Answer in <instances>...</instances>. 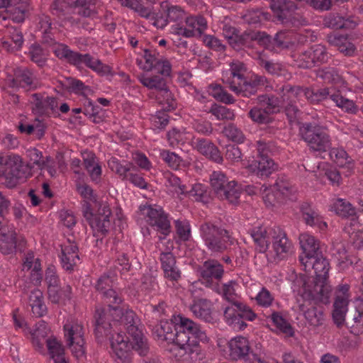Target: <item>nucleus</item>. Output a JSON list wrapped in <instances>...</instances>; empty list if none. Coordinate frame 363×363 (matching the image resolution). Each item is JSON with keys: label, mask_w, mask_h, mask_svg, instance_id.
<instances>
[{"label": "nucleus", "mask_w": 363, "mask_h": 363, "mask_svg": "<svg viewBox=\"0 0 363 363\" xmlns=\"http://www.w3.org/2000/svg\"><path fill=\"white\" fill-rule=\"evenodd\" d=\"M95 333L98 337H108L117 363H130L131 348L140 356L149 352L147 339L139 328L140 320L132 310L110 304L96 308L94 315Z\"/></svg>", "instance_id": "f257e3e1"}, {"label": "nucleus", "mask_w": 363, "mask_h": 363, "mask_svg": "<svg viewBox=\"0 0 363 363\" xmlns=\"http://www.w3.org/2000/svg\"><path fill=\"white\" fill-rule=\"evenodd\" d=\"M306 272L313 271L315 278L305 276L297 278L296 284L300 286L298 294L305 300L328 302L331 286L328 284L329 262L321 254L308 259V262H300Z\"/></svg>", "instance_id": "f03ea898"}, {"label": "nucleus", "mask_w": 363, "mask_h": 363, "mask_svg": "<svg viewBox=\"0 0 363 363\" xmlns=\"http://www.w3.org/2000/svg\"><path fill=\"white\" fill-rule=\"evenodd\" d=\"M77 191L84 199L86 203L83 206V215L89 222L94 233L105 235L109 230L111 223L109 219L111 212L106 203L99 205L97 213L94 214L91 211L90 201H96V196L92 188L85 183H77Z\"/></svg>", "instance_id": "7ed1b4c3"}, {"label": "nucleus", "mask_w": 363, "mask_h": 363, "mask_svg": "<svg viewBox=\"0 0 363 363\" xmlns=\"http://www.w3.org/2000/svg\"><path fill=\"white\" fill-rule=\"evenodd\" d=\"M31 176V167L18 155L0 157V183L9 188L16 186Z\"/></svg>", "instance_id": "20e7f679"}, {"label": "nucleus", "mask_w": 363, "mask_h": 363, "mask_svg": "<svg viewBox=\"0 0 363 363\" xmlns=\"http://www.w3.org/2000/svg\"><path fill=\"white\" fill-rule=\"evenodd\" d=\"M300 131L302 139L307 143L311 151L325 152L330 150L332 140L326 127L306 123Z\"/></svg>", "instance_id": "39448f33"}, {"label": "nucleus", "mask_w": 363, "mask_h": 363, "mask_svg": "<svg viewBox=\"0 0 363 363\" xmlns=\"http://www.w3.org/2000/svg\"><path fill=\"white\" fill-rule=\"evenodd\" d=\"M210 182L213 192L218 199L233 205L239 203L242 189L235 181H229L224 173L214 171L211 175Z\"/></svg>", "instance_id": "423d86ee"}, {"label": "nucleus", "mask_w": 363, "mask_h": 363, "mask_svg": "<svg viewBox=\"0 0 363 363\" xmlns=\"http://www.w3.org/2000/svg\"><path fill=\"white\" fill-rule=\"evenodd\" d=\"M200 230L206 246L213 253H222L233 244V240L226 230L211 223L202 224Z\"/></svg>", "instance_id": "0eeeda50"}, {"label": "nucleus", "mask_w": 363, "mask_h": 363, "mask_svg": "<svg viewBox=\"0 0 363 363\" xmlns=\"http://www.w3.org/2000/svg\"><path fill=\"white\" fill-rule=\"evenodd\" d=\"M65 337L72 353L77 358L85 354L84 329L78 320H68L64 325Z\"/></svg>", "instance_id": "6e6552de"}, {"label": "nucleus", "mask_w": 363, "mask_h": 363, "mask_svg": "<svg viewBox=\"0 0 363 363\" xmlns=\"http://www.w3.org/2000/svg\"><path fill=\"white\" fill-rule=\"evenodd\" d=\"M304 96L311 103H318L330 97L337 106L345 108L347 111L354 113L357 109L352 101L344 98L338 93H333L329 88L318 89L305 88Z\"/></svg>", "instance_id": "1a4fd4ad"}, {"label": "nucleus", "mask_w": 363, "mask_h": 363, "mask_svg": "<svg viewBox=\"0 0 363 363\" xmlns=\"http://www.w3.org/2000/svg\"><path fill=\"white\" fill-rule=\"evenodd\" d=\"M269 7L277 19L282 23H286L291 21L295 26L306 25L308 21L302 16H291L297 7L294 2L290 0H270Z\"/></svg>", "instance_id": "9d476101"}, {"label": "nucleus", "mask_w": 363, "mask_h": 363, "mask_svg": "<svg viewBox=\"0 0 363 363\" xmlns=\"http://www.w3.org/2000/svg\"><path fill=\"white\" fill-rule=\"evenodd\" d=\"M199 280L206 287L217 288L219 281L223 274V266L216 259H208L198 268Z\"/></svg>", "instance_id": "9b49d317"}, {"label": "nucleus", "mask_w": 363, "mask_h": 363, "mask_svg": "<svg viewBox=\"0 0 363 363\" xmlns=\"http://www.w3.org/2000/svg\"><path fill=\"white\" fill-rule=\"evenodd\" d=\"M229 66L230 68L222 73V81L232 91L238 95L240 89L246 81L244 77L246 67L245 64L239 60H233Z\"/></svg>", "instance_id": "f8f14e48"}, {"label": "nucleus", "mask_w": 363, "mask_h": 363, "mask_svg": "<svg viewBox=\"0 0 363 363\" xmlns=\"http://www.w3.org/2000/svg\"><path fill=\"white\" fill-rule=\"evenodd\" d=\"M140 211L150 225L156 227L157 230L164 235L169 234L170 222L161 207L143 206L140 207Z\"/></svg>", "instance_id": "ddd939ff"}, {"label": "nucleus", "mask_w": 363, "mask_h": 363, "mask_svg": "<svg viewBox=\"0 0 363 363\" xmlns=\"http://www.w3.org/2000/svg\"><path fill=\"white\" fill-rule=\"evenodd\" d=\"M294 57L298 67L311 68L317 63L326 62L329 55L324 45L317 44Z\"/></svg>", "instance_id": "4468645a"}, {"label": "nucleus", "mask_w": 363, "mask_h": 363, "mask_svg": "<svg viewBox=\"0 0 363 363\" xmlns=\"http://www.w3.org/2000/svg\"><path fill=\"white\" fill-rule=\"evenodd\" d=\"M145 62L139 63L140 68L145 71H155L163 75L169 76L171 73V65L155 50H145L143 55Z\"/></svg>", "instance_id": "2eb2a0df"}, {"label": "nucleus", "mask_w": 363, "mask_h": 363, "mask_svg": "<svg viewBox=\"0 0 363 363\" xmlns=\"http://www.w3.org/2000/svg\"><path fill=\"white\" fill-rule=\"evenodd\" d=\"M348 291L349 286L347 285L340 286L336 291L332 317L335 324L338 328L342 327L345 323V316L349 304Z\"/></svg>", "instance_id": "dca6fc26"}, {"label": "nucleus", "mask_w": 363, "mask_h": 363, "mask_svg": "<svg viewBox=\"0 0 363 363\" xmlns=\"http://www.w3.org/2000/svg\"><path fill=\"white\" fill-rule=\"evenodd\" d=\"M272 238V250L269 253L274 261L284 259L292 253L293 245L285 232L277 228L274 230Z\"/></svg>", "instance_id": "f3484780"}, {"label": "nucleus", "mask_w": 363, "mask_h": 363, "mask_svg": "<svg viewBox=\"0 0 363 363\" xmlns=\"http://www.w3.org/2000/svg\"><path fill=\"white\" fill-rule=\"evenodd\" d=\"M166 249H162L159 245V250L161 251L160 260L162 269L164 272V276L170 281H177L181 277V272L176 265V258L171 252L173 249V242L170 240L167 242Z\"/></svg>", "instance_id": "a211bd4d"}, {"label": "nucleus", "mask_w": 363, "mask_h": 363, "mask_svg": "<svg viewBox=\"0 0 363 363\" xmlns=\"http://www.w3.org/2000/svg\"><path fill=\"white\" fill-rule=\"evenodd\" d=\"M303 303H300V300L298 299V310L303 313L305 320L307 323L312 328H316L322 326L325 320V315L324 310L320 306H312L311 302L313 301L315 303L318 301L314 300L307 301L301 298ZM323 303L322 301H320Z\"/></svg>", "instance_id": "6ab92c4d"}, {"label": "nucleus", "mask_w": 363, "mask_h": 363, "mask_svg": "<svg viewBox=\"0 0 363 363\" xmlns=\"http://www.w3.org/2000/svg\"><path fill=\"white\" fill-rule=\"evenodd\" d=\"M279 94L281 98V103L286 107L287 115L291 118L296 117L298 109L294 104L301 96H304V89L288 84L280 89Z\"/></svg>", "instance_id": "aec40b11"}, {"label": "nucleus", "mask_w": 363, "mask_h": 363, "mask_svg": "<svg viewBox=\"0 0 363 363\" xmlns=\"http://www.w3.org/2000/svg\"><path fill=\"white\" fill-rule=\"evenodd\" d=\"M162 11L166 14V18L157 16L153 24L160 28L165 27L168 21L178 22L185 18L184 11L179 6L169 5L167 1H163L160 4Z\"/></svg>", "instance_id": "412c9836"}, {"label": "nucleus", "mask_w": 363, "mask_h": 363, "mask_svg": "<svg viewBox=\"0 0 363 363\" xmlns=\"http://www.w3.org/2000/svg\"><path fill=\"white\" fill-rule=\"evenodd\" d=\"M324 24L333 29H354L358 24V19L352 14L334 12L325 17Z\"/></svg>", "instance_id": "4be33fe9"}, {"label": "nucleus", "mask_w": 363, "mask_h": 363, "mask_svg": "<svg viewBox=\"0 0 363 363\" xmlns=\"http://www.w3.org/2000/svg\"><path fill=\"white\" fill-rule=\"evenodd\" d=\"M25 245L24 238L14 230L2 232L0 238V251L4 255H12L16 250H21Z\"/></svg>", "instance_id": "5701e85b"}, {"label": "nucleus", "mask_w": 363, "mask_h": 363, "mask_svg": "<svg viewBox=\"0 0 363 363\" xmlns=\"http://www.w3.org/2000/svg\"><path fill=\"white\" fill-rule=\"evenodd\" d=\"M83 166L91 182L99 184L101 180L102 167L99 158L89 150L82 152Z\"/></svg>", "instance_id": "b1692460"}, {"label": "nucleus", "mask_w": 363, "mask_h": 363, "mask_svg": "<svg viewBox=\"0 0 363 363\" xmlns=\"http://www.w3.org/2000/svg\"><path fill=\"white\" fill-rule=\"evenodd\" d=\"M78 7L79 15L84 17H91L95 14L94 5L92 0H56L53 9L62 13L65 6Z\"/></svg>", "instance_id": "393cba45"}, {"label": "nucleus", "mask_w": 363, "mask_h": 363, "mask_svg": "<svg viewBox=\"0 0 363 363\" xmlns=\"http://www.w3.org/2000/svg\"><path fill=\"white\" fill-rule=\"evenodd\" d=\"M174 330L187 333L193 338L201 340L206 339V334L201 330L200 326L191 319L178 315L174 316Z\"/></svg>", "instance_id": "a878e982"}, {"label": "nucleus", "mask_w": 363, "mask_h": 363, "mask_svg": "<svg viewBox=\"0 0 363 363\" xmlns=\"http://www.w3.org/2000/svg\"><path fill=\"white\" fill-rule=\"evenodd\" d=\"M24 294H30L28 296V303L31 307L33 313L37 317L43 316L47 310L46 306L44 303L43 292L37 289H31L30 284H25L22 288Z\"/></svg>", "instance_id": "bb28decb"}, {"label": "nucleus", "mask_w": 363, "mask_h": 363, "mask_svg": "<svg viewBox=\"0 0 363 363\" xmlns=\"http://www.w3.org/2000/svg\"><path fill=\"white\" fill-rule=\"evenodd\" d=\"M13 87L21 86L25 89H35L38 81L35 74L26 67H18L14 70V77L11 82Z\"/></svg>", "instance_id": "cd10ccee"}, {"label": "nucleus", "mask_w": 363, "mask_h": 363, "mask_svg": "<svg viewBox=\"0 0 363 363\" xmlns=\"http://www.w3.org/2000/svg\"><path fill=\"white\" fill-rule=\"evenodd\" d=\"M299 242L303 253L299 256L300 262H308V259L321 254L319 250V242L308 233H302L299 236Z\"/></svg>", "instance_id": "c85d7f7f"}, {"label": "nucleus", "mask_w": 363, "mask_h": 363, "mask_svg": "<svg viewBox=\"0 0 363 363\" xmlns=\"http://www.w3.org/2000/svg\"><path fill=\"white\" fill-rule=\"evenodd\" d=\"M61 251L62 267L67 271L73 270L74 267L79 262L78 247L74 242L68 240L67 243L61 245Z\"/></svg>", "instance_id": "c756f323"}, {"label": "nucleus", "mask_w": 363, "mask_h": 363, "mask_svg": "<svg viewBox=\"0 0 363 363\" xmlns=\"http://www.w3.org/2000/svg\"><path fill=\"white\" fill-rule=\"evenodd\" d=\"M113 284V278L109 275L104 274L99 279L96 289L108 300L110 303L119 304L121 303L122 299L118 293L112 289Z\"/></svg>", "instance_id": "7c9ffc66"}, {"label": "nucleus", "mask_w": 363, "mask_h": 363, "mask_svg": "<svg viewBox=\"0 0 363 363\" xmlns=\"http://www.w3.org/2000/svg\"><path fill=\"white\" fill-rule=\"evenodd\" d=\"M50 329L44 321H40L36 324V328L31 333L32 344L36 351L42 354H46L45 345L48 339H50Z\"/></svg>", "instance_id": "2f4dec72"}, {"label": "nucleus", "mask_w": 363, "mask_h": 363, "mask_svg": "<svg viewBox=\"0 0 363 363\" xmlns=\"http://www.w3.org/2000/svg\"><path fill=\"white\" fill-rule=\"evenodd\" d=\"M302 216L305 223L311 226H315L320 230L327 228V223L323 220L319 211L309 203H303L301 206Z\"/></svg>", "instance_id": "473e14b6"}, {"label": "nucleus", "mask_w": 363, "mask_h": 363, "mask_svg": "<svg viewBox=\"0 0 363 363\" xmlns=\"http://www.w3.org/2000/svg\"><path fill=\"white\" fill-rule=\"evenodd\" d=\"M194 147L202 155L206 157L220 163L223 157L218 147L210 140L205 138H197L194 142Z\"/></svg>", "instance_id": "72a5a7b5"}, {"label": "nucleus", "mask_w": 363, "mask_h": 363, "mask_svg": "<svg viewBox=\"0 0 363 363\" xmlns=\"http://www.w3.org/2000/svg\"><path fill=\"white\" fill-rule=\"evenodd\" d=\"M228 347L229 355L233 360L245 358L250 352L249 342L242 336L231 339L228 342Z\"/></svg>", "instance_id": "f704fd0d"}, {"label": "nucleus", "mask_w": 363, "mask_h": 363, "mask_svg": "<svg viewBox=\"0 0 363 363\" xmlns=\"http://www.w3.org/2000/svg\"><path fill=\"white\" fill-rule=\"evenodd\" d=\"M274 230L272 228H267L265 227L255 228L251 232V237L256 245V249L259 252H264L268 248L270 236L274 235Z\"/></svg>", "instance_id": "c9c22d12"}, {"label": "nucleus", "mask_w": 363, "mask_h": 363, "mask_svg": "<svg viewBox=\"0 0 363 363\" xmlns=\"http://www.w3.org/2000/svg\"><path fill=\"white\" fill-rule=\"evenodd\" d=\"M255 60L257 65L264 69L267 73L277 76L284 74L286 71L284 66L279 62L271 60L266 53H257Z\"/></svg>", "instance_id": "e433bc0d"}, {"label": "nucleus", "mask_w": 363, "mask_h": 363, "mask_svg": "<svg viewBox=\"0 0 363 363\" xmlns=\"http://www.w3.org/2000/svg\"><path fill=\"white\" fill-rule=\"evenodd\" d=\"M190 310L196 317L206 322L209 323L213 320L212 304L207 299L200 298L194 300L190 306Z\"/></svg>", "instance_id": "4c0bfd02"}, {"label": "nucleus", "mask_w": 363, "mask_h": 363, "mask_svg": "<svg viewBox=\"0 0 363 363\" xmlns=\"http://www.w3.org/2000/svg\"><path fill=\"white\" fill-rule=\"evenodd\" d=\"M174 318L170 320H161L159 324L155 326L153 335L161 341L172 342L174 338Z\"/></svg>", "instance_id": "58836bf2"}, {"label": "nucleus", "mask_w": 363, "mask_h": 363, "mask_svg": "<svg viewBox=\"0 0 363 363\" xmlns=\"http://www.w3.org/2000/svg\"><path fill=\"white\" fill-rule=\"evenodd\" d=\"M248 169L257 176L268 177L274 171L275 163L269 157H259L248 166Z\"/></svg>", "instance_id": "ea45409f"}, {"label": "nucleus", "mask_w": 363, "mask_h": 363, "mask_svg": "<svg viewBox=\"0 0 363 363\" xmlns=\"http://www.w3.org/2000/svg\"><path fill=\"white\" fill-rule=\"evenodd\" d=\"M30 10V6L28 2L18 0V4L11 6L8 10L4 11V14L7 15V19H11L14 23H23Z\"/></svg>", "instance_id": "a19ab883"}, {"label": "nucleus", "mask_w": 363, "mask_h": 363, "mask_svg": "<svg viewBox=\"0 0 363 363\" xmlns=\"http://www.w3.org/2000/svg\"><path fill=\"white\" fill-rule=\"evenodd\" d=\"M108 165L110 169L123 180L128 179L129 172L135 169L133 164L125 160L120 161L116 157H111L108 162Z\"/></svg>", "instance_id": "79ce46f5"}, {"label": "nucleus", "mask_w": 363, "mask_h": 363, "mask_svg": "<svg viewBox=\"0 0 363 363\" xmlns=\"http://www.w3.org/2000/svg\"><path fill=\"white\" fill-rule=\"evenodd\" d=\"M267 318H270L272 323L279 333L284 334L287 337H293L294 335V330L291 325L279 312L274 311Z\"/></svg>", "instance_id": "37998d69"}, {"label": "nucleus", "mask_w": 363, "mask_h": 363, "mask_svg": "<svg viewBox=\"0 0 363 363\" xmlns=\"http://www.w3.org/2000/svg\"><path fill=\"white\" fill-rule=\"evenodd\" d=\"M328 41L336 47L338 50L345 55H352L355 50L354 45L349 40V39L343 35H330Z\"/></svg>", "instance_id": "c03bdc74"}, {"label": "nucleus", "mask_w": 363, "mask_h": 363, "mask_svg": "<svg viewBox=\"0 0 363 363\" xmlns=\"http://www.w3.org/2000/svg\"><path fill=\"white\" fill-rule=\"evenodd\" d=\"M256 100L258 106L264 108L269 115L278 112L280 106L283 105L281 100L273 95H261Z\"/></svg>", "instance_id": "a18cd8bd"}, {"label": "nucleus", "mask_w": 363, "mask_h": 363, "mask_svg": "<svg viewBox=\"0 0 363 363\" xmlns=\"http://www.w3.org/2000/svg\"><path fill=\"white\" fill-rule=\"evenodd\" d=\"M266 82L267 79L263 76L256 75L250 81L246 79L243 86L240 89L238 95H241L244 97H250L252 95H255L257 93V86H264Z\"/></svg>", "instance_id": "49530a36"}, {"label": "nucleus", "mask_w": 363, "mask_h": 363, "mask_svg": "<svg viewBox=\"0 0 363 363\" xmlns=\"http://www.w3.org/2000/svg\"><path fill=\"white\" fill-rule=\"evenodd\" d=\"M163 75H147L143 74L140 76L139 80L140 83L150 89H155L157 91H160L167 86L166 80Z\"/></svg>", "instance_id": "de8ad7c7"}, {"label": "nucleus", "mask_w": 363, "mask_h": 363, "mask_svg": "<svg viewBox=\"0 0 363 363\" xmlns=\"http://www.w3.org/2000/svg\"><path fill=\"white\" fill-rule=\"evenodd\" d=\"M237 286V282L231 280L222 284L221 287H219L218 284H217V288H213V289L216 290L229 303L235 305V303H238L237 301L238 295L235 292V286Z\"/></svg>", "instance_id": "09e8293b"}, {"label": "nucleus", "mask_w": 363, "mask_h": 363, "mask_svg": "<svg viewBox=\"0 0 363 363\" xmlns=\"http://www.w3.org/2000/svg\"><path fill=\"white\" fill-rule=\"evenodd\" d=\"M156 99L157 102L162 106V108L166 111L176 108V101L167 86L157 92Z\"/></svg>", "instance_id": "8fccbe9b"}, {"label": "nucleus", "mask_w": 363, "mask_h": 363, "mask_svg": "<svg viewBox=\"0 0 363 363\" xmlns=\"http://www.w3.org/2000/svg\"><path fill=\"white\" fill-rule=\"evenodd\" d=\"M333 255L338 262V265L344 269L349 264H352V261L350 259L346 250L345 245L343 242H336L333 247Z\"/></svg>", "instance_id": "3c124183"}, {"label": "nucleus", "mask_w": 363, "mask_h": 363, "mask_svg": "<svg viewBox=\"0 0 363 363\" xmlns=\"http://www.w3.org/2000/svg\"><path fill=\"white\" fill-rule=\"evenodd\" d=\"M186 26L193 30L194 34L201 36L207 28V21L202 16L185 17Z\"/></svg>", "instance_id": "603ef678"}, {"label": "nucleus", "mask_w": 363, "mask_h": 363, "mask_svg": "<svg viewBox=\"0 0 363 363\" xmlns=\"http://www.w3.org/2000/svg\"><path fill=\"white\" fill-rule=\"evenodd\" d=\"M273 187L283 199L289 197L295 191L294 186L285 177H278Z\"/></svg>", "instance_id": "864d4df0"}, {"label": "nucleus", "mask_w": 363, "mask_h": 363, "mask_svg": "<svg viewBox=\"0 0 363 363\" xmlns=\"http://www.w3.org/2000/svg\"><path fill=\"white\" fill-rule=\"evenodd\" d=\"M164 178L166 186L172 188L177 194H185L186 185L182 183L177 176L172 172H166L164 174Z\"/></svg>", "instance_id": "5fc2aeb1"}, {"label": "nucleus", "mask_w": 363, "mask_h": 363, "mask_svg": "<svg viewBox=\"0 0 363 363\" xmlns=\"http://www.w3.org/2000/svg\"><path fill=\"white\" fill-rule=\"evenodd\" d=\"M45 347L46 354L48 353L50 358L65 353V348L61 341L52 335H50V339H48Z\"/></svg>", "instance_id": "6e6d98bb"}, {"label": "nucleus", "mask_w": 363, "mask_h": 363, "mask_svg": "<svg viewBox=\"0 0 363 363\" xmlns=\"http://www.w3.org/2000/svg\"><path fill=\"white\" fill-rule=\"evenodd\" d=\"M274 44L279 49H289L294 45V40L289 31L278 32L273 38Z\"/></svg>", "instance_id": "4d7b16f0"}, {"label": "nucleus", "mask_w": 363, "mask_h": 363, "mask_svg": "<svg viewBox=\"0 0 363 363\" xmlns=\"http://www.w3.org/2000/svg\"><path fill=\"white\" fill-rule=\"evenodd\" d=\"M333 208L335 213L341 217H349L354 215L355 209L350 203L344 199H337L333 205Z\"/></svg>", "instance_id": "13d9d810"}, {"label": "nucleus", "mask_w": 363, "mask_h": 363, "mask_svg": "<svg viewBox=\"0 0 363 363\" xmlns=\"http://www.w3.org/2000/svg\"><path fill=\"white\" fill-rule=\"evenodd\" d=\"M260 191H262V198L267 206H275L277 203H281L283 199L274 191V189H268L262 186Z\"/></svg>", "instance_id": "bf43d9fd"}, {"label": "nucleus", "mask_w": 363, "mask_h": 363, "mask_svg": "<svg viewBox=\"0 0 363 363\" xmlns=\"http://www.w3.org/2000/svg\"><path fill=\"white\" fill-rule=\"evenodd\" d=\"M209 112L212 113L217 120H233L235 117L233 111L225 106L213 104Z\"/></svg>", "instance_id": "052dcab7"}, {"label": "nucleus", "mask_w": 363, "mask_h": 363, "mask_svg": "<svg viewBox=\"0 0 363 363\" xmlns=\"http://www.w3.org/2000/svg\"><path fill=\"white\" fill-rule=\"evenodd\" d=\"M30 60L39 67H43L47 61V54L38 45H32L30 48Z\"/></svg>", "instance_id": "680f3d73"}, {"label": "nucleus", "mask_w": 363, "mask_h": 363, "mask_svg": "<svg viewBox=\"0 0 363 363\" xmlns=\"http://www.w3.org/2000/svg\"><path fill=\"white\" fill-rule=\"evenodd\" d=\"M318 76L325 82L340 84L342 79L338 72L333 67H325L318 72Z\"/></svg>", "instance_id": "e2e57ef3"}, {"label": "nucleus", "mask_w": 363, "mask_h": 363, "mask_svg": "<svg viewBox=\"0 0 363 363\" xmlns=\"http://www.w3.org/2000/svg\"><path fill=\"white\" fill-rule=\"evenodd\" d=\"M350 328L351 332L355 335L363 333V312L356 311L352 318L349 319L346 323Z\"/></svg>", "instance_id": "0e129e2a"}, {"label": "nucleus", "mask_w": 363, "mask_h": 363, "mask_svg": "<svg viewBox=\"0 0 363 363\" xmlns=\"http://www.w3.org/2000/svg\"><path fill=\"white\" fill-rule=\"evenodd\" d=\"M161 158L172 169H177L182 162V159L178 155L169 150L160 152Z\"/></svg>", "instance_id": "69168bd1"}, {"label": "nucleus", "mask_w": 363, "mask_h": 363, "mask_svg": "<svg viewBox=\"0 0 363 363\" xmlns=\"http://www.w3.org/2000/svg\"><path fill=\"white\" fill-rule=\"evenodd\" d=\"M248 115L253 121L258 123H267L270 121L269 114L259 106L252 108Z\"/></svg>", "instance_id": "338daca9"}, {"label": "nucleus", "mask_w": 363, "mask_h": 363, "mask_svg": "<svg viewBox=\"0 0 363 363\" xmlns=\"http://www.w3.org/2000/svg\"><path fill=\"white\" fill-rule=\"evenodd\" d=\"M274 300L273 295L265 287H262L255 297L257 304L264 308L270 307Z\"/></svg>", "instance_id": "774afa93"}]
</instances>
